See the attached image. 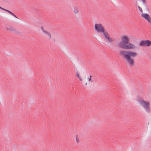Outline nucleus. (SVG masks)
<instances>
[{
    "label": "nucleus",
    "mask_w": 151,
    "mask_h": 151,
    "mask_svg": "<svg viewBox=\"0 0 151 151\" xmlns=\"http://www.w3.org/2000/svg\"><path fill=\"white\" fill-rule=\"evenodd\" d=\"M120 54L123 56L127 64L131 66H133L134 65V58L137 57V55L136 52L122 50L120 52Z\"/></svg>",
    "instance_id": "obj_1"
},
{
    "label": "nucleus",
    "mask_w": 151,
    "mask_h": 151,
    "mask_svg": "<svg viewBox=\"0 0 151 151\" xmlns=\"http://www.w3.org/2000/svg\"><path fill=\"white\" fill-rule=\"evenodd\" d=\"M121 41L118 44L120 47L125 49H134L136 48L135 45L129 42V37L128 35H124L121 37Z\"/></svg>",
    "instance_id": "obj_2"
},
{
    "label": "nucleus",
    "mask_w": 151,
    "mask_h": 151,
    "mask_svg": "<svg viewBox=\"0 0 151 151\" xmlns=\"http://www.w3.org/2000/svg\"><path fill=\"white\" fill-rule=\"evenodd\" d=\"M139 104L143 106L147 112H150V103L148 102H146L144 100L140 99L138 101Z\"/></svg>",
    "instance_id": "obj_3"
},
{
    "label": "nucleus",
    "mask_w": 151,
    "mask_h": 151,
    "mask_svg": "<svg viewBox=\"0 0 151 151\" xmlns=\"http://www.w3.org/2000/svg\"><path fill=\"white\" fill-rule=\"evenodd\" d=\"M94 29L98 32L101 33L103 34L107 30L105 29L103 25L99 23L96 24L94 25Z\"/></svg>",
    "instance_id": "obj_4"
},
{
    "label": "nucleus",
    "mask_w": 151,
    "mask_h": 151,
    "mask_svg": "<svg viewBox=\"0 0 151 151\" xmlns=\"http://www.w3.org/2000/svg\"><path fill=\"white\" fill-rule=\"evenodd\" d=\"M40 28L43 32L42 35L43 37L47 40H50L51 38L50 33L47 30L45 29L42 27H41Z\"/></svg>",
    "instance_id": "obj_5"
},
{
    "label": "nucleus",
    "mask_w": 151,
    "mask_h": 151,
    "mask_svg": "<svg viewBox=\"0 0 151 151\" xmlns=\"http://www.w3.org/2000/svg\"><path fill=\"white\" fill-rule=\"evenodd\" d=\"M102 35L104 40L106 42L109 43H111L113 41V39L110 36L107 31Z\"/></svg>",
    "instance_id": "obj_6"
},
{
    "label": "nucleus",
    "mask_w": 151,
    "mask_h": 151,
    "mask_svg": "<svg viewBox=\"0 0 151 151\" xmlns=\"http://www.w3.org/2000/svg\"><path fill=\"white\" fill-rule=\"evenodd\" d=\"M151 44V42L148 40H142L140 42L139 45L141 46H149Z\"/></svg>",
    "instance_id": "obj_7"
},
{
    "label": "nucleus",
    "mask_w": 151,
    "mask_h": 151,
    "mask_svg": "<svg viewBox=\"0 0 151 151\" xmlns=\"http://www.w3.org/2000/svg\"><path fill=\"white\" fill-rule=\"evenodd\" d=\"M141 16L150 24H151V18L148 14L147 13H142L141 14Z\"/></svg>",
    "instance_id": "obj_8"
},
{
    "label": "nucleus",
    "mask_w": 151,
    "mask_h": 151,
    "mask_svg": "<svg viewBox=\"0 0 151 151\" xmlns=\"http://www.w3.org/2000/svg\"><path fill=\"white\" fill-rule=\"evenodd\" d=\"M11 31L12 32L17 35H20L22 34L21 32L14 29H12Z\"/></svg>",
    "instance_id": "obj_9"
},
{
    "label": "nucleus",
    "mask_w": 151,
    "mask_h": 151,
    "mask_svg": "<svg viewBox=\"0 0 151 151\" xmlns=\"http://www.w3.org/2000/svg\"><path fill=\"white\" fill-rule=\"evenodd\" d=\"M74 14H77L79 12V9L78 7L75 6L73 9Z\"/></svg>",
    "instance_id": "obj_10"
},
{
    "label": "nucleus",
    "mask_w": 151,
    "mask_h": 151,
    "mask_svg": "<svg viewBox=\"0 0 151 151\" xmlns=\"http://www.w3.org/2000/svg\"><path fill=\"white\" fill-rule=\"evenodd\" d=\"M76 76L81 81H82L83 80V76L78 72L77 73H76Z\"/></svg>",
    "instance_id": "obj_11"
},
{
    "label": "nucleus",
    "mask_w": 151,
    "mask_h": 151,
    "mask_svg": "<svg viewBox=\"0 0 151 151\" xmlns=\"http://www.w3.org/2000/svg\"><path fill=\"white\" fill-rule=\"evenodd\" d=\"M76 141L77 143H78L80 142V140L77 135H76Z\"/></svg>",
    "instance_id": "obj_12"
},
{
    "label": "nucleus",
    "mask_w": 151,
    "mask_h": 151,
    "mask_svg": "<svg viewBox=\"0 0 151 151\" xmlns=\"http://www.w3.org/2000/svg\"><path fill=\"white\" fill-rule=\"evenodd\" d=\"M140 1L143 4L145 5L146 6H147V5L146 4V2L145 0H140Z\"/></svg>",
    "instance_id": "obj_13"
},
{
    "label": "nucleus",
    "mask_w": 151,
    "mask_h": 151,
    "mask_svg": "<svg viewBox=\"0 0 151 151\" xmlns=\"http://www.w3.org/2000/svg\"><path fill=\"white\" fill-rule=\"evenodd\" d=\"M91 76H89V78H88L87 79V81H89L92 82V81L91 79Z\"/></svg>",
    "instance_id": "obj_14"
},
{
    "label": "nucleus",
    "mask_w": 151,
    "mask_h": 151,
    "mask_svg": "<svg viewBox=\"0 0 151 151\" xmlns=\"http://www.w3.org/2000/svg\"><path fill=\"white\" fill-rule=\"evenodd\" d=\"M138 9H139V10L140 11V12H142L143 11H142V8L140 7L139 6H138Z\"/></svg>",
    "instance_id": "obj_15"
},
{
    "label": "nucleus",
    "mask_w": 151,
    "mask_h": 151,
    "mask_svg": "<svg viewBox=\"0 0 151 151\" xmlns=\"http://www.w3.org/2000/svg\"><path fill=\"white\" fill-rule=\"evenodd\" d=\"M9 14H11L14 17H15L16 18H17V17H16V16H15V15H14L13 13H12V12H9Z\"/></svg>",
    "instance_id": "obj_16"
},
{
    "label": "nucleus",
    "mask_w": 151,
    "mask_h": 151,
    "mask_svg": "<svg viewBox=\"0 0 151 151\" xmlns=\"http://www.w3.org/2000/svg\"><path fill=\"white\" fill-rule=\"evenodd\" d=\"M9 14H11L14 17H15L16 18H17V17H16V16H15V15H14L13 13H12V12H9Z\"/></svg>",
    "instance_id": "obj_17"
},
{
    "label": "nucleus",
    "mask_w": 151,
    "mask_h": 151,
    "mask_svg": "<svg viewBox=\"0 0 151 151\" xmlns=\"http://www.w3.org/2000/svg\"><path fill=\"white\" fill-rule=\"evenodd\" d=\"M9 14H11L14 17H15L16 18H17V17H16V16H15V15H14L13 13H12V12H9Z\"/></svg>",
    "instance_id": "obj_18"
},
{
    "label": "nucleus",
    "mask_w": 151,
    "mask_h": 151,
    "mask_svg": "<svg viewBox=\"0 0 151 151\" xmlns=\"http://www.w3.org/2000/svg\"><path fill=\"white\" fill-rule=\"evenodd\" d=\"M2 9L3 10H4V11H6L8 13H9V12H10V11H9L8 10H7V9H4L3 8H2Z\"/></svg>",
    "instance_id": "obj_19"
},
{
    "label": "nucleus",
    "mask_w": 151,
    "mask_h": 151,
    "mask_svg": "<svg viewBox=\"0 0 151 151\" xmlns=\"http://www.w3.org/2000/svg\"><path fill=\"white\" fill-rule=\"evenodd\" d=\"M2 9L3 10H4V11H6L8 13H9V12H10V11H9L8 10H7V9H4L3 8H2Z\"/></svg>",
    "instance_id": "obj_20"
},
{
    "label": "nucleus",
    "mask_w": 151,
    "mask_h": 151,
    "mask_svg": "<svg viewBox=\"0 0 151 151\" xmlns=\"http://www.w3.org/2000/svg\"><path fill=\"white\" fill-rule=\"evenodd\" d=\"M85 85H87V82H85Z\"/></svg>",
    "instance_id": "obj_21"
},
{
    "label": "nucleus",
    "mask_w": 151,
    "mask_h": 151,
    "mask_svg": "<svg viewBox=\"0 0 151 151\" xmlns=\"http://www.w3.org/2000/svg\"><path fill=\"white\" fill-rule=\"evenodd\" d=\"M2 7H1V6H0V9H2Z\"/></svg>",
    "instance_id": "obj_22"
}]
</instances>
